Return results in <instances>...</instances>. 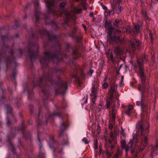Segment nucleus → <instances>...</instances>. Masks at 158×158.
Listing matches in <instances>:
<instances>
[{
  "label": "nucleus",
  "instance_id": "nucleus-21",
  "mask_svg": "<svg viewBox=\"0 0 158 158\" xmlns=\"http://www.w3.org/2000/svg\"><path fill=\"white\" fill-rule=\"evenodd\" d=\"M131 152L133 153L134 152L135 153L134 155L135 156H136L137 155V154L138 153V152H137V151L135 150V149H131Z\"/></svg>",
  "mask_w": 158,
  "mask_h": 158
},
{
  "label": "nucleus",
  "instance_id": "nucleus-61",
  "mask_svg": "<svg viewBox=\"0 0 158 158\" xmlns=\"http://www.w3.org/2000/svg\"><path fill=\"white\" fill-rule=\"evenodd\" d=\"M26 8H27V6H26Z\"/></svg>",
  "mask_w": 158,
  "mask_h": 158
},
{
  "label": "nucleus",
  "instance_id": "nucleus-30",
  "mask_svg": "<svg viewBox=\"0 0 158 158\" xmlns=\"http://www.w3.org/2000/svg\"><path fill=\"white\" fill-rule=\"evenodd\" d=\"M155 147V148H158V138L156 139Z\"/></svg>",
  "mask_w": 158,
  "mask_h": 158
},
{
  "label": "nucleus",
  "instance_id": "nucleus-4",
  "mask_svg": "<svg viewBox=\"0 0 158 158\" xmlns=\"http://www.w3.org/2000/svg\"><path fill=\"white\" fill-rule=\"evenodd\" d=\"M136 105L140 106L142 108L141 117L143 118L146 114V113H148L149 107L147 103L141 99L140 101L136 102Z\"/></svg>",
  "mask_w": 158,
  "mask_h": 158
},
{
  "label": "nucleus",
  "instance_id": "nucleus-45",
  "mask_svg": "<svg viewBox=\"0 0 158 158\" xmlns=\"http://www.w3.org/2000/svg\"><path fill=\"white\" fill-rule=\"evenodd\" d=\"M58 115H59V114H57V113L54 114L53 115V116H58Z\"/></svg>",
  "mask_w": 158,
  "mask_h": 158
},
{
  "label": "nucleus",
  "instance_id": "nucleus-19",
  "mask_svg": "<svg viewBox=\"0 0 158 158\" xmlns=\"http://www.w3.org/2000/svg\"><path fill=\"white\" fill-rule=\"evenodd\" d=\"M61 87L64 89H66L67 88V83L66 82H62L61 85Z\"/></svg>",
  "mask_w": 158,
  "mask_h": 158
},
{
  "label": "nucleus",
  "instance_id": "nucleus-14",
  "mask_svg": "<svg viewBox=\"0 0 158 158\" xmlns=\"http://www.w3.org/2000/svg\"><path fill=\"white\" fill-rule=\"evenodd\" d=\"M106 54L109 60L112 61H114V58L112 53L111 52L110 49H109L107 50Z\"/></svg>",
  "mask_w": 158,
  "mask_h": 158
},
{
  "label": "nucleus",
  "instance_id": "nucleus-33",
  "mask_svg": "<svg viewBox=\"0 0 158 158\" xmlns=\"http://www.w3.org/2000/svg\"><path fill=\"white\" fill-rule=\"evenodd\" d=\"M73 78L76 79L77 81H79V79L76 75H74L73 76Z\"/></svg>",
  "mask_w": 158,
  "mask_h": 158
},
{
  "label": "nucleus",
  "instance_id": "nucleus-18",
  "mask_svg": "<svg viewBox=\"0 0 158 158\" xmlns=\"http://www.w3.org/2000/svg\"><path fill=\"white\" fill-rule=\"evenodd\" d=\"M88 137H84L82 139V142L84 143L85 144H87L89 143V140Z\"/></svg>",
  "mask_w": 158,
  "mask_h": 158
},
{
  "label": "nucleus",
  "instance_id": "nucleus-17",
  "mask_svg": "<svg viewBox=\"0 0 158 158\" xmlns=\"http://www.w3.org/2000/svg\"><path fill=\"white\" fill-rule=\"evenodd\" d=\"M122 152V149H118L117 153L115 154L114 158H118L119 155H120Z\"/></svg>",
  "mask_w": 158,
  "mask_h": 158
},
{
  "label": "nucleus",
  "instance_id": "nucleus-23",
  "mask_svg": "<svg viewBox=\"0 0 158 158\" xmlns=\"http://www.w3.org/2000/svg\"><path fill=\"white\" fill-rule=\"evenodd\" d=\"M143 17L145 19L148 20V16L147 15L146 13L145 12H143Z\"/></svg>",
  "mask_w": 158,
  "mask_h": 158
},
{
  "label": "nucleus",
  "instance_id": "nucleus-60",
  "mask_svg": "<svg viewBox=\"0 0 158 158\" xmlns=\"http://www.w3.org/2000/svg\"><path fill=\"white\" fill-rule=\"evenodd\" d=\"M106 147L107 148L108 147L107 146Z\"/></svg>",
  "mask_w": 158,
  "mask_h": 158
},
{
  "label": "nucleus",
  "instance_id": "nucleus-16",
  "mask_svg": "<svg viewBox=\"0 0 158 158\" xmlns=\"http://www.w3.org/2000/svg\"><path fill=\"white\" fill-rule=\"evenodd\" d=\"M134 31L135 33H137L139 31V26L137 24H134Z\"/></svg>",
  "mask_w": 158,
  "mask_h": 158
},
{
  "label": "nucleus",
  "instance_id": "nucleus-41",
  "mask_svg": "<svg viewBox=\"0 0 158 158\" xmlns=\"http://www.w3.org/2000/svg\"><path fill=\"white\" fill-rule=\"evenodd\" d=\"M129 28V27H127L126 28V32L127 33H128V32H129V29H128V28Z\"/></svg>",
  "mask_w": 158,
  "mask_h": 158
},
{
  "label": "nucleus",
  "instance_id": "nucleus-49",
  "mask_svg": "<svg viewBox=\"0 0 158 158\" xmlns=\"http://www.w3.org/2000/svg\"><path fill=\"white\" fill-rule=\"evenodd\" d=\"M129 149H126V152H127L128 151Z\"/></svg>",
  "mask_w": 158,
  "mask_h": 158
},
{
  "label": "nucleus",
  "instance_id": "nucleus-25",
  "mask_svg": "<svg viewBox=\"0 0 158 158\" xmlns=\"http://www.w3.org/2000/svg\"><path fill=\"white\" fill-rule=\"evenodd\" d=\"M112 13V11L111 10H108V11H106L105 14L106 15H110L111 14V13Z\"/></svg>",
  "mask_w": 158,
  "mask_h": 158
},
{
  "label": "nucleus",
  "instance_id": "nucleus-55",
  "mask_svg": "<svg viewBox=\"0 0 158 158\" xmlns=\"http://www.w3.org/2000/svg\"><path fill=\"white\" fill-rule=\"evenodd\" d=\"M106 80V78H105V79H104V81H105Z\"/></svg>",
  "mask_w": 158,
  "mask_h": 158
},
{
  "label": "nucleus",
  "instance_id": "nucleus-9",
  "mask_svg": "<svg viewBox=\"0 0 158 158\" xmlns=\"http://www.w3.org/2000/svg\"><path fill=\"white\" fill-rule=\"evenodd\" d=\"M114 88L111 87L110 91V98L106 99V107L107 108H110V101L113 98V94L114 91Z\"/></svg>",
  "mask_w": 158,
  "mask_h": 158
},
{
  "label": "nucleus",
  "instance_id": "nucleus-32",
  "mask_svg": "<svg viewBox=\"0 0 158 158\" xmlns=\"http://www.w3.org/2000/svg\"><path fill=\"white\" fill-rule=\"evenodd\" d=\"M135 45L139 47V44H140L138 40H135Z\"/></svg>",
  "mask_w": 158,
  "mask_h": 158
},
{
  "label": "nucleus",
  "instance_id": "nucleus-56",
  "mask_svg": "<svg viewBox=\"0 0 158 158\" xmlns=\"http://www.w3.org/2000/svg\"><path fill=\"white\" fill-rule=\"evenodd\" d=\"M156 2H157L158 1V0H156Z\"/></svg>",
  "mask_w": 158,
  "mask_h": 158
},
{
  "label": "nucleus",
  "instance_id": "nucleus-2",
  "mask_svg": "<svg viewBox=\"0 0 158 158\" xmlns=\"http://www.w3.org/2000/svg\"><path fill=\"white\" fill-rule=\"evenodd\" d=\"M136 135L134 132L133 138L129 143L127 144L125 140L121 141L122 148H134L138 147L141 148L139 144L143 146V147H146L148 145V138L146 135L148 133V126L144 125L142 122H137L136 127Z\"/></svg>",
  "mask_w": 158,
  "mask_h": 158
},
{
  "label": "nucleus",
  "instance_id": "nucleus-28",
  "mask_svg": "<svg viewBox=\"0 0 158 158\" xmlns=\"http://www.w3.org/2000/svg\"><path fill=\"white\" fill-rule=\"evenodd\" d=\"M93 71L92 69H90L88 72L87 74L89 76H90L92 75V73H93Z\"/></svg>",
  "mask_w": 158,
  "mask_h": 158
},
{
  "label": "nucleus",
  "instance_id": "nucleus-47",
  "mask_svg": "<svg viewBox=\"0 0 158 158\" xmlns=\"http://www.w3.org/2000/svg\"><path fill=\"white\" fill-rule=\"evenodd\" d=\"M11 148H14V146L12 144H11Z\"/></svg>",
  "mask_w": 158,
  "mask_h": 158
},
{
  "label": "nucleus",
  "instance_id": "nucleus-58",
  "mask_svg": "<svg viewBox=\"0 0 158 158\" xmlns=\"http://www.w3.org/2000/svg\"><path fill=\"white\" fill-rule=\"evenodd\" d=\"M111 148H113V147H111Z\"/></svg>",
  "mask_w": 158,
  "mask_h": 158
},
{
  "label": "nucleus",
  "instance_id": "nucleus-15",
  "mask_svg": "<svg viewBox=\"0 0 158 158\" xmlns=\"http://www.w3.org/2000/svg\"><path fill=\"white\" fill-rule=\"evenodd\" d=\"M133 106L129 105L128 106V108L127 111L126 112V114L128 115L131 114L132 113L131 110L133 109Z\"/></svg>",
  "mask_w": 158,
  "mask_h": 158
},
{
  "label": "nucleus",
  "instance_id": "nucleus-7",
  "mask_svg": "<svg viewBox=\"0 0 158 158\" xmlns=\"http://www.w3.org/2000/svg\"><path fill=\"white\" fill-rule=\"evenodd\" d=\"M114 30V28L113 27H110L109 29L108 32V37H109L111 41H114L118 42L120 40V39L119 37L118 36H114L112 37L111 34L112 31Z\"/></svg>",
  "mask_w": 158,
  "mask_h": 158
},
{
  "label": "nucleus",
  "instance_id": "nucleus-36",
  "mask_svg": "<svg viewBox=\"0 0 158 158\" xmlns=\"http://www.w3.org/2000/svg\"><path fill=\"white\" fill-rule=\"evenodd\" d=\"M103 109V108L101 106H99L98 108V111H100L102 110Z\"/></svg>",
  "mask_w": 158,
  "mask_h": 158
},
{
  "label": "nucleus",
  "instance_id": "nucleus-6",
  "mask_svg": "<svg viewBox=\"0 0 158 158\" xmlns=\"http://www.w3.org/2000/svg\"><path fill=\"white\" fill-rule=\"evenodd\" d=\"M99 91V89H97L95 86H94L91 90V98H92V101L94 104L95 98L97 95L98 92ZM94 107V105L93 104Z\"/></svg>",
  "mask_w": 158,
  "mask_h": 158
},
{
  "label": "nucleus",
  "instance_id": "nucleus-8",
  "mask_svg": "<svg viewBox=\"0 0 158 158\" xmlns=\"http://www.w3.org/2000/svg\"><path fill=\"white\" fill-rule=\"evenodd\" d=\"M34 3L35 6V10L34 15L36 20L38 21L39 19V17L40 14L39 4L38 0H35V1L34 2Z\"/></svg>",
  "mask_w": 158,
  "mask_h": 158
},
{
  "label": "nucleus",
  "instance_id": "nucleus-59",
  "mask_svg": "<svg viewBox=\"0 0 158 158\" xmlns=\"http://www.w3.org/2000/svg\"><path fill=\"white\" fill-rule=\"evenodd\" d=\"M157 60H158V57H157Z\"/></svg>",
  "mask_w": 158,
  "mask_h": 158
},
{
  "label": "nucleus",
  "instance_id": "nucleus-11",
  "mask_svg": "<svg viewBox=\"0 0 158 158\" xmlns=\"http://www.w3.org/2000/svg\"><path fill=\"white\" fill-rule=\"evenodd\" d=\"M118 98H116V100H117V104L116 106H113L112 107V118L113 120L115 119L116 117V110L115 109V108L116 107L118 108L120 105L119 102L118 101ZM114 105V103L113 104V105Z\"/></svg>",
  "mask_w": 158,
  "mask_h": 158
},
{
  "label": "nucleus",
  "instance_id": "nucleus-62",
  "mask_svg": "<svg viewBox=\"0 0 158 158\" xmlns=\"http://www.w3.org/2000/svg\"><path fill=\"white\" fill-rule=\"evenodd\" d=\"M17 158H18V157L17 156Z\"/></svg>",
  "mask_w": 158,
  "mask_h": 158
},
{
  "label": "nucleus",
  "instance_id": "nucleus-54",
  "mask_svg": "<svg viewBox=\"0 0 158 158\" xmlns=\"http://www.w3.org/2000/svg\"><path fill=\"white\" fill-rule=\"evenodd\" d=\"M40 61L41 63H42V60H40Z\"/></svg>",
  "mask_w": 158,
  "mask_h": 158
},
{
  "label": "nucleus",
  "instance_id": "nucleus-24",
  "mask_svg": "<svg viewBox=\"0 0 158 158\" xmlns=\"http://www.w3.org/2000/svg\"><path fill=\"white\" fill-rule=\"evenodd\" d=\"M50 142L49 143V145L50 147L51 148H52V147L51 146V143H52L53 141V138L52 136H50Z\"/></svg>",
  "mask_w": 158,
  "mask_h": 158
},
{
  "label": "nucleus",
  "instance_id": "nucleus-46",
  "mask_svg": "<svg viewBox=\"0 0 158 158\" xmlns=\"http://www.w3.org/2000/svg\"><path fill=\"white\" fill-rule=\"evenodd\" d=\"M12 151L13 152H14L15 151V149H13Z\"/></svg>",
  "mask_w": 158,
  "mask_h": 158
},
{
  "label": "nucleus",
  "instance_id": "nucleus-13",
  "mask_svg": "<svg viewBox=\"0 0 158 158\" xmlns=\"http://www.w3.org/2000/svg\"><path fill=\"white\" fill-rule=\"evenodd\" d=\"M68 126V122L67 121H63L61 123V128L62 131H64L67 128Z\"/></svg>",
  "mask_w": 158,
  "mask_h": 158
},
{
  "label": "nucleus",
  "instance_id": "nucleus-35",
  "mask_svg": "<svg viewBox=\"0 0 158 158\" xmlns=\"http://www.w3.org/2000/svg\"><path fill=\"white\" fill-rule=\"evenodd\" d=\"M106 145H107V144L108 143H109V145H110L111 146V143H110V141L109 140L108 141H107V140H106Z\"/></svg>",
  "mask_w": 158,
  "mask_h": 158
},
{
  "label": "nucleus",
  "instance_id": "nucleus-37",
  "mask_svg": "<svg viewBox=\"0 0 158 158\" xmlns=\"http://www.w3.org/2000/svg\"><path fill=\"white\" fill-rule=\"evenodd\" d=\"M151 55L152 56V60H153V56H154V54L155 53L154 51H152L151 52Z\"/></svg>",
  "mask_w": 158,
  "mask_h": 158
},
{
  "label": "nucleus",
  "instance_id": "nucleus-57",
  "mask_svg": "<svg viewBox=\"0 0 158 158\" xmlns=\"http://www.w3.org/2000/svg\"><path fill=\"white\" fill-rule=\"evenodd\" d=\"M87 102V100H86L85 101V102Z\"/></svg>",
  "mask_w": 158,
  "mask_h": 158
},
{
  "label": "nucleus",
  "instance_id": "nucleus-52",
  "mask_svg": "<svg viewBox=\"0 0 158 158\" xmlns=\"http://www.w3.org/2000/svg\"><path fill=\"white\" fill-rule=\"evenodd\" d=\"M26 18V15H25V16H24V19H25Z\"/></svg>",
  "mask_w": 158,
  "mask_h": 158
},
{
  "label": "nucleus",
  "instance_id": "nucleus-20",
  "mask_svg": "<svg viewBox=\"0 0 158 158\" xmlns=\"http://www.w3.org/2000/svg\"><path fill=\"white\" fill-rule=\"evenodd\" d=\"M122 23L121 20H116L114 23V25L116 26H118L119 24Z\"/></svg>",
  "mask_w": 158,
  "mask_h": 158
},
{
  "label": "nucleus",
  "instance_id": "nucleus-27",
  "mask_svg": "<svg viewBox=\"0 0 158 158\" xmlns=\"http://www.w3.org/2000/svg\"><path fill=\"white\" fill-rule=\"evenodd\" d=\"M39 157L40 158H45L44 154V153H40Z\"/></svg>",
  "mask_w": 158,
  "mask_h": 158
},
{
  "label": "nucleus",
  "instance_id": "nucleus-22",
  "mask_svg": "<svg viewBox=\"0 0 158 158\" xmlns=\"http://www.w3.org/2000/svg\"><path fill=\"white\" fill-rule=\"evenodd\" d=\"M130 44L131 45L133 51L135 50V45L134 42H132L131 41L130 42Z\"/></svg>",
  "mask_w": 158,
  "mask_h": 158
},
{
  "label": "nucleus",
  "instance_id": "nucleus-44",
  "mask_svg": "<svg viewBox=\"0 0 158 158\" xmlns=\"http://www.w3.org/2000/svg\"><path fill=\"white\" fill-rule=\"evenodd\" d=\"M102 7L103 9L104 10L107 9V7L104 6H102Z\"/></svg>",
  "mask_w": 158,
  "mask_h": 158
},
{
  "label": "nucleus",
  "instance_id": "nucleus-3",
  "mask_svg": "<svg viewBox=\"0 0 158 158\" xmlns=\"http://www.w3.org/2000/svg\"><path fill=\"white\" fill-rule=\"evenodd\" d=\"M147 60V56L144 55L142 57V59L139 60L138 61V65L139 67V74L141 80V82L139 84V91H141L142 94L145 92V90H147V88L145 83L146 79L145 77L143 74L144 71L142 67V66L143 63L146 61Z\"/></svg>",
  "mask_w": 158,
  "mask_h": 158
},
{
  "label": "nucleus",
  "instance_id": "nucleus-43",
  "mask_svg": "<svg viewBox=\"0 0 158 158\" xmlns=\"http://www.w3.org/2000/svg\"><path fill=\"white\" fill-rule=\"evenodd\" d=\"M121 134H122L123 136L124 137L125 136V133L123 131H122L121 132Z\"/></svg>",
  "mask_w": 158,
  "mask_h": 158
},
{
  "label": "nucleus",
  "instance_id": "nucleus-42",
  "mask_svg": "<svg viewBox=\"0 0 158 158\" xmlns=\"http://www.w3.org/2000/svg\"><path fill=\"white\" fill-rule=\"evenodd\" d=\"M115 31L116 33H118V34H119L121 33V31L120 30H116Z\"/></svg>",
  "mask_w": 158,
  "mask_h": 158
},
{
  "label": "nucleus",
  "instance_id": "nucleus-51",
  "mask_svg": "<svg viewBox=\"0 0 158 158\" xmlns=\"http://www.w3.org/2000/svg\"><path fill=\"white\" fill-rule=\"evenodd\" d=\"M122 106L123 108H124L125 107V106L123 105H122Z\"/></svg>",
  "mask_w": 158,
  "mask_h": 158
},
{
  "label": "nucleus",
  "instance_id": "nucleus-29",
  "mask_svg": "<svg viewBox=\"0 0 158 158\" xmlns=\"http://www.w3.org/2000/svg\"><path fill=\"white\" fill-rule=\"evenodd\" d=\"M94 145L95 146V148H98V142L97 141L94 140Z\"/></svg>",
  "mask_w": 158,
  "mask_h": 158
},
{
  "label": "nucleus",
  "instance_id": "nucleus-39",
  "mask_svg": "<svg viewBox=\"0 0 158 158\" xmlns=\"http://www.w3.org/2000/svg\"><path fill=\"white\" fill-rule=\"evenodd\" d=\"M8 113L9 112H10L11 111V108L10 106H8Z\"/></svg>",
  "mask_w": 158,
  "mask_h": 158
},
{
  "label": "nucleus",
  "instance_id": "nucleus-40",
  "mask_svg": "<svg viewBox=\"0 0 158 158\" xmlns=\"http://www.w3.org/2000/svg\"><path fill=\"white\" fill-rule=\"evenodd\" d=\"M113 127V125H112V124L110 123V124H109V128L110 129H111Z\"/></svg>",
  "mask_w": 158,
  "mask_h": 158
},
{
  "label": "nucleus",
  "instance_id": "nucleus-38",
  "mask_svg": "<svg viewBox=\"0 0 158 158\" xmlns=\"http://www.w3.org/2000/svg\"><path fill=\"white\" fill-rule=\"evenodd\" d=\"M155 97L156 98H157L158 97V89L157 90V91H156V94H155Z\"/></svg>",
  "mask_w": 158,
  "mask_h": 158
},
{
  "label": "nucleus",
  "instance_id": "nucleus-12",
  "mask_svg": "<svg viewBox=\"0 0 158 158\" xmlns=\"http://www.w3.org/2000/svg\"><path fill=\"white\" fill-rule=\"evenodd\" d=\"M44 55L45 56L46 58L44 59V60L45 61H49L50 59L52 58L53 57L51 55L50 52L49 51H45L44 52Z\"/></svg>",
  "mask_w": 158,
  "mask_h": 158
},
{
  "label": "nucleus",
  "instance_id": "nucleus-34",
  "mask_svg": "<svg viewBox=\"0 0 158 158\" xmlns=\"http://www.w3.org/2000/svg\"><path fill=\"white\" fill-rule=\"evenodd\" d=\"M149 32V35H150V38H151V40L152 41V40H153V38H152V32L151 31H150Z\"/></svg>",
  "mask_w": 158,
  "mask_h": 158
},
{
  "label": "nucleus",
  "instance_id": "nucleus-31",
  "mask_svg": "<svg viewBox=\"0 0 158 158\" xmlns=\"http://www.w3.org/2000/svg\"><path fill=\"white\" fill-rule=\"evenodd\" d=\"M110 136L111 137V138H112V139L113 140H114V139H115V138L114 137V134H113L111 132L110 133Z\"/></svg>",
  "mask_w": 158,
  "mask_h": 158
},
{
  "label": "nucleus",
  "instance_id": "nucleus-5",
  "mask_svg": "<svg viewBox=\"0 0 158 158\" xmlns=\"http://www.w3.org/2000/svg\"><path fill=\"white\" fill-rule=\"evenodd\" d=\"M116 1L117 3H119L121 1V0H110L112 8L113 9L114 11L118 14L122 10V7L120 6H118V8L117 7L115 4Z\"/></svg>",
  "mask_w": 158,
  "mask_h": 158
},
{
  "label": "nucleus",
  "instance_id": "nucleus-50",
  "mask_svg": "<svg viewBox=\"0 0 158 158\" xmlns=\"http://www.w3.org/2000/svg\"><path fill=\"white\" fill-rule=\"evenodd\" d=\"M53 116L52 115H50L49 116V118H51Z\"/></svg>",
  "mask_w": 158,
  "mask_h": 158
},
{
  "label": "nucleus",
  "instance_id": "nucleus-10",
  "mask_svg": "<svg viewBox=\"0 0 158 158\" xmlns=\"http://www.w3.org/2000/svg\"><path fill=\"white\" fill-rule=\"evenodd\" d=\"M128 52L130 53V51L128 50H126V52H125V49H121L119 48H115L114 49V52L115 54L118 55H121L123 54L124 53Z\"/></svg>",
  "mask_w": 158,
  "mask_h": 158
},
{
  "label": "nucleus",
  "instance_id": "nucleus-48",
  "mask_svg": "<svg viewBox=\"0 0 158 158\" xmlns=\"http://www.w3.org/2000/svg\"><path fill=\"white\" fill-rule=\"evenodd\" d=\"M93 15V13H91L90 14V16H92Z\"/></svg>",
  "mask_w": 158,
  "mask_h": 158
},
{
  "label": "nucleus",
  "instance_id": "nucleus-1",
  "mask_svg": "<svg viewBox=\"0 0 158 158\" xmlns=\"http://www.w3.org/2000/svg\"><path fill=\"white\" fill-rule=\"evenodd\" d=\"M48 8V11L52 13L53 15L57 16H61L64 15L66 18L65 21V23H68L69 21L75 20L76 18L75 17L76 14H79L81 12L82 8L84 10L87 9L85 1H83L80 4L77 6L73 7L71 11H69L68 10H65L64 7L65 5V2H61L59 6L58 11H57V9L55 3V0H45Z\"/></svg>",
  "mask_w": 158,
  "mask_h": 158
},
{
  "label": "nucleus",
  "instance_id": "nucleus-26",
  "mask_svg": "<svg viewBox=\"0 0 158 158\" xmlns=\"http://www.w3.org/2000/svg\"><path fill=\"white\" fill-rule=\"evenodd\" d=\"M102 87L104 89L107 88L108 87L107 84L106 82L102 84Z\"/></svg>",
  "mask_w": 158,
  "mask_h": 158
},
{
  "label": "nucleus",
  "instance_id": "nucleus-53",
  "mask_svg": "<svg viewBox=\"0 0 158 158\" xmlns=\"http://www.w3.org/2000/svg\"><path fill=\"white\" fill-rule=\"evenodd\" d=\"M91 109H93V110L94 109L93 107H91Z\"/></svg>",
  "mask_w": 158,
  "mask_h": 158
}]
</instances>
